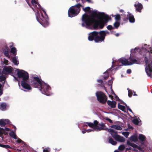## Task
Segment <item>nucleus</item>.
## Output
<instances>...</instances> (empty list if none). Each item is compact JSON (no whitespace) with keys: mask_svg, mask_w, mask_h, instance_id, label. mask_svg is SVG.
Wrapping results in <instances>:
<instances>
[{"mask_svg":"<svg viewBox=\"0 0 152 152\" xmlns=\"http://www.w3.org/2000/svg\"><path fill=\"white\" fill-rule=\"evenodd\" d=\"M110 18L109 16L104 13H97L96 11H94L91 13V15L86 14L82 15V20L83 23L82 26L90 29L98 28L101 29Z\"/></svg>","mask_w":152,"mask_h":152,"instance_id":"1","label":"nucleus"},{"mask_svg":"<svg viewBox=\"0 0 152 152\" xmlns=\"http://www.w3.org/2000/svg\"><path fill=\"white\" fill-rule=\"evenodd\" d=\"M28 5L32 8L35 12L36 18L37 21L44 27H46L49 25L47 21L48 16L46 13L40 5L37 3L35 0H32L31 1L32 6H31L29 0H26Z\"/></svg>","mask_w":152,"mask_h":152,"instance_id":"2","label":"nucleus"},{"mask_svg":"<svg viewBox=\"0 0 152 152\" xmlns=\"http://www.w3.org/2000/svg\"><path fill=\"white\" fill-rule=\"evenodd\" d=\"M31 85L33 87L38 88L42 93L47 96H50L52 94L50 92L51 88L49 85L42 81L38 77H34L31 82Z\"/></svg>","mask_w":152,"mask_h":152,"instance_id":"3","label":"nucleus"},{"mask_svg":"<svg viewBox=\"0 0 152 152\" xmlns=\"http://www.w3.org/2000/svg\"><path fill=\"white\" fill-rule=\"evenodd\" d=\"M110 33L107 30L102 31L99 32L93 31L88 33V39L91 41L94 40L96 43L104 42L105 36Z\"/></svg>","mask_w":152,"mask_h":152,"instance_id":"4","label":"nucleus"},{"mask_svg":"<svg viewBox=\"0 0 152 152\" xmlns=\"http://www.w3.org/2000/svg\"><path fill=\"white\" fill-rule=\"evenodd\" d=\"M17 74L19 78L23 80L21 82V84L22 88L25 90L22 89V90L25 91L31 90V87L27 83L29 78L28 73L24 70L17 69Z\"/></svg>","mask_w":152,"mask_h":152,"instance_id":"5","label":"nucleus"},{"mask_svg":"<svg viewBox=\"0 0 152 152\" xmlns=\"http://www.w3.org/2000/svg\"><path fill=\"white\" fill-rule=\"evenodd\" d=\"M86 124H87L86 125H88L92 128L93 131L94 130L99 131L102 130L107 131V129H108L106 127L105 124L101 123L99 124L98 122L96 120L94 121L93 123L87 122Z\"/></svg>","mask_w":152,"mask_h":152,"instance_id":"6","label":"nucleus"},{"mask_svg":"<svg viewBox=\"0 0 152 152\" xmlns=\"http://www.w3.org/2000/svg\"><path fill=\"white\" fill-rule=\"evenodd\" d=\"M82 6L80 3H78L75 6H72L68 10V16L70 17H72L76 16L80 11V7Z\"/></svg>","mask_w":152,"mask_h":152,"instance_id":"7","label":"nucleus"},{"mask_svg":"<svg viewBox=\"0 0 152 152\" xmlns=\"http://www.w3.org/2000/svg\"><path fill=\"white\" fill-rule=\"evenodd\" d=\"M107 131L110 134L112 137L116 141L120 142H124L125 141V138L122 136H121L117 134V132H115L112 129H108Z\"/></svg>","mask_w":152,"mask_h":152,"instance_id":"8","label":"nucleus"},{"mask_svg":"<svg viewBox=\"0 0 152 152\" xmlns=\"http://www.w3.org/2000/svg\"><path fill=\"white\" fill-rule=\"evenodd\" d=\"M96 95L98 101L100 103H104L107 100V97L102 92L97 91L96 93Z\"/></svg>","mask_w":152,"mask_h":152,"instance_id":"9","label":"nucleus"},{"mask_svg":"<svg viewBox=\"0 0 152 152\" xmlns=\"http://www.w3.org/2000/svg\"><path fill=\"white\" fill-rule=\"evenodd\" d=\"M127 145L131 146L133 148V151H138L139 150L140 151H142V148L141 147L135 144L130 142L128 140L127 141Z\"/></svg>","mask_w":152,"mask_h":152,"instance_id":"10","label":"nucleus"},{"mask_svg":"<svg viewBox=\"0 0 152 152\" xmlns=\"http://www.w3.org/2000/svg\"><path fill=\"white\" fill-rule=\"evenodd\" d=\"M134 6L137 12H141V10L143 8V6L141 4L138 2H136L134 4Z\"/></svg>","mask_w":152,"mask_h":152,"instance_id":"11","label":"nucleus"},{"mask_svg":"<svg viewBox=\"0 0 152 152\" xmlns=\"http://www.w3.org/2000/svg\"><path fill=\"white\" fill-rule=\"evenodd\" d=\"M3 51L4 55L8 58H10V56L9 54V48L7 45H5L2 49Z\"/></svg>","mask_w":152,"mask_h":152,"instance_id":"12","label":"nucleus"},{"mask_svg":"<svg viewBox=\"0 0 152 152\" xmlns=\"http://www.w3.org/2000/svg\"><path fill=\"white\" fill-rule=\"evenodd\" d=\"M118 61L124 65H129V61L126 58H121L118 60Z\"/></svg>","mask_w":152,"mask_h":152,"instance_id":"13","label":"nucleus"},{"mask_svg":"<svg viewBox=\"0 0 152 152\" xmlns=\"http://www.w3.org/2000/svg\"><path fill=\"white\" fill-rule=\"evenodd\" d=\"M12 71V68L11 66L4 67L3 69V72L4 74H7L11 72Z\"/></svg>","mask_w":152,"mask_h":152,"instance_id":"14","label":"nucleus"},{"mask_svg":"<svg viewBox=\"0 0 152 152\" xmlns=\"http://www.w3.org/2000/svg\"><path fill=\"white\" fill-rule=\"evenodd\" d=\"M130 61H129V65H132L134 64H139V62L137 60H136L133 57H130L129 58Z\"/></svg>","mask_w":152,"mask_h":152,"instance_id":"15","label":"nucleus"},{"mask_svg":"<svg viewBox=\"0 0 152 152\" xmlns=\"http://www.w3.org/2000/svg\"><path fill=\"white\" fill-rule=\"evenodd\" d=\"M127 15V17L128 18L129 22L131 23H134L135 22V19L133 15L130 13L129 12H128Z\"/></svg>","mask_w":152,"mask_h":152,"instance_id":"16","label":"nucleus"},{"mask_svg":"<svg viewBox=\"0 0 152 152\" xmlns=\"http://www.w3.org/2000/svg\"><path fill=\"white\" fill-rule=\"evenodd\" d=\"M107 103L109 106L112 108H115L116 105V103L114 101L108 100L107 101Z\"/></svg>","mask_w":152,"mask_h":152,"instance_id":"17","label":"nucleus"},{"mask_svg":"<svg viewBox=\"0 0 152 152\" xmlns=\"http://www.w3.org/2000/svg\"><path fill=\"white\" fill-rule=\"evenodd\" d=\"M9 121L8 119H2L0 120V126H4L5 124L9 123Z\"/></svg>","mask_w":152,"mask_h":152,"instance_id":"18","label":"nucleus"},{"mask_svg":"<svg viewBox=\"0 0 152 152\" xmlns=\"http://www.w3.org/2000/svg\"><path fill=\"white\" fill-rule=\"evenodd\" d=\"M130 140L132 142H136L138 140V137L136 135L132 136L129 138Z\"/></svg>","mask_w":152,"mask_h":152,"instance_id":"19","label":"nucleus"},{"mask_svg":"<svg viewBox=\"0 0 152 152\" xmlns=\"http://www.w3.org/2000/svg\"><path fill=\"white\" fill-rule=\"evenodd\" d=\"M12 62L13 63L16 65H17L19 64V62L18 59V57L16 56H14V57H13L12 59Z\"/></svg>","mask_w":152,"mask_h":152,"instance_id":"20","label":"nucleus"},{"mask_svg":"<svg viewBox=\"0 0 152 152\" xmlns=\"http://www.w3.org/2000/svg\"><path fill=\"white\" fill-rule=\"evenodd\" d=\"M110 127L118 130H121L122 129V128L121 126L117 125H112Z\"/></svg>","mask_w":152,"mask_h":152,"instance_id":"21","label":"nucleus"},{"mask_svg":"<svg viewBox=\"0 0 152 152\" xmlns=\"http://www.w3.org/2000/svg\"><path fill=\"white\" fill-rule=\"evenodd\" d=\"M9 135L12 138L17 139V137L16 134L15 132L13 131H12L9 133Z\"/></svg>","mask_w":152,"mask_h":152,"instance_id":"22","label":"nucleus"},{"mask_svg":"<svg viewBox=\"0 0 152 152\" xmlns=\"http://www.w3.org/2000/svg\"><path fill=\"white\" fill-rule=\"evenodd\" d=\"M111 69H108L104 73V74L105 76H104L103 78L104 80H106L109 77L108 73H109V71Z\"/></svg>","mask_w":152,"mask_h":152,"instance_id":"23","label":"nucleus"},{"mask_svg":"<svg viewBox=\"0 0 152 152\" xmlns=\"http://www.w3.org/2000/svg\"><path fill=\"white\" fill-rule=\"evenodd\" d=\"M113 79H114L112 78L110 80H109L108 82V85L110 87V89L112 92H113V91L112 89V85Z\"/></svg>","mask_w":152,"mask_h":152,"instance_id":"24","label":"nucleus"},{"mask_svg":"<svg viewBox=\"0 0 152 152\" xmlns=\"http://www.w3.org/2000/svg\"><path fill=\"white\" fill-rule=\"evenodd\" d=\"M6 106L7 105L5 103L0 104V109L2 110H4L6 108Z\"/></svg>","mask_w":152,"mask_h":152,"instance_id":"25","label":"nucleus"},{"mask_svg":"<svg viewBox=\"0 0 152 152\" xmlns=\"http://www.w3.org/2000/svg\"><path fill=\"white\" fill-rule=\"evenodd\" d=\"M108 142L109 143L113 145H115L117 144V142L111 138H109Z\"/></svg>","mask_w":152,"mask_h":152,"instance_id":"26","label":"nucleus"},{"mask_svg":"<svg viewBox=\"0 0 152 152\" xmlns=\"http://www.w3.org/2000/svg\"><path fill=\"white\" fill-rule=\"evenodd\" d=\"M17 50L16 48L13 47L12 48L10 49V51L11 53L13 54L14 56H15L16 55Z\"/></svg>","mask_w":152,"mask_h":152,"instance_id":"27","label":"nucleus"},{"mask_svg":"<svg viewBox=\"0 0 152 152\" xmlns=\"http://www.w3.org/2000/svg\"><path fill=\"white\" fill-rule=\"evenodd\" d=\"M118 107L119 109H121L123 111H125L126 108L124 106L121 105L119 103H118Z\"/></svg>","mask_w":152,"mask_h":152,"instance_id":"28","label":"nucleus"},{"mask_svg":"<svg viewBox=\"0 0 152 152\" xmlns=\"http://www.w3.org/2000/svg\"><path fill=\"white\" fill-rule=\"evenodd\" d=\"M120 25V22L118 21H116L113 24L114 28H117Z\"/></svg>","mask_w":152,"mask_h":152,"instance_id":"29","label":"nucleus"},{"mask_svg":"<svg viewBox=\"0 0 152 152\" xmlns=\"http://www.w3.org/2000/svg\"><path fill=\"white\" fill-rule=\"evenodd\" d=\"M139 139L142 141H144L145 139V137L142 134H140L139 136Z\"/></svg>","mask_w":152,"mask_h":152,"instance_id":"30","label":"nucleus"},{"mask_svg":"<svg viewBox=\"0 0 152 152\" xmlns=\"http://www.w3.org/2000/svg\"><path fill=\"white\" fill-rule=\"evenodd\" d=\"M140 119L138 117L134 118L133 120V122L135 124L137 125L139 124Z\"/></svg>","mask_w":152,"mask_h":152,"instance_id":"31","label":"nucleus"},{"mask_svg":"<svg viewBox=\"0 0 152 152\" xmlns=\"http://www.w3.org/2000/svg\"><path fill=\"white\" fill-rule=\"evenodd\" d=\"M121 133L126 138L128 137L129 134V132H121Z\"/></svg>","mask_w":152,"mask_h":152,"instance_id":"32","label":"nucleus"},{"mask_svg":"<svg viewBox=\"0 0 152 152\" xmlns=\"http://www.w3.org/2000/svg\"><path fill=\"white\" fill-rule=\"evenodd\" d=\"M115 19L116 21H118L121 19V16L119 14H117L114 16Z\"/></svg>","mask_w":152,"mask_h":152,"instance_id":"33","label":"nucleus"},{"mask_svg":"<svg viewBox=\"0 0 152 152\" xmlns=\"http://www.w3.org/2000/svg\"><path fill=\"white\" fill-rule=\"evenodd\" d=\"M91 131H93V130L92 129H84L82 131V132L83 134H84L86 132H89Z\"/></svg>","mask_w":152,"mask_h":152,"instance_id":"34","label":"nucleus"},{"mask_svg":"<svg viewBox=\"0 0 152 152\" xmlns=\"http://www.w3.org/2000/svg\"><path fill=\"white\" fill-rule=\"evenodd\" d=\"M6 77L4 75H0V81H2L5 80Z\"/></svg>","mask_w":152,"mask_h":152,"instance_id":"35","label":"nucleus"},{"mask_svg":"<svg viewBox=\"0 0 152 152\" xmlns=\"http://www.w3.org/2000/svg\"><path fill=\"white\" fill-rule=\"evenodd\" d=\"M80 1H81L83 3H84L86 1H87L88 3H92V2L91 1V0H76V1L77 2H79Z\"/></svg>","mask_w":152,"mask_h":152,"instance_id":"36","label":"nucleus"},{"mask_svg":"<svg viewBox=\"0 0 152 152\" xmlns=\"http://www.w3.org/2000/svg\"><path fill=\"white\" fill-rule=\"evenodd\" d=\"M83 9V10L85 12H91L90 7H86Z\"/></svg>","mask_w":152,"mask_h":152,"instance_id":"37","label":"nucleus"},{"mask_svg":"<svg viewBox=\"0 0 152 152\" xmlns=\"http://www.w3.org/2000/svg\"><path fill=\"white\" fill-rule=\"evenodd\" d=\"M127 90L128 92V96L129 97H131L132 95L133 91L131 90H130L129 88H127Z\"/></svg>","mask_w":152,"mask_h":152,"instance_id":"38","label":"nucleus"},{"mask_svg":"<svg viewBox=\"0 0 152 152\" xmlns=\"http://www.w3.org/2000/svg\"><path fill=\"white\" fill-rule=\"evenodd\" d=\"M125 148V145H121L119 146L118 149L122 151Z\"/></svg>","mask_w":152,"mask_h":152,"instance_id":"39","label":"nucleus"},{"mask_svg":"<svg viewBox=\"0 0 152 152\" xmlns=\"http://www.w3.org/2000/svg\"><path fill=\"white\" fill-rule=\"evenodd\" d=\"M1 61L4 64L6 65H7L8 64V60L5 59V58H4L1 60Z\"/></svg>","mask_w":152,"mask_h":152,"instance_id":"40","label":"nucleus"},{"mask_svg":"<svg viewBox=\"0 0 152 152\" xmlns=\"http://www.w3.org/2000/svg\"><path fill=\"white\" fill-rule=\"evenodd\" d=\"M107 29L110 30H111L112 29H114V27H113L112 25H109L107 26Z\"/></svg>","mask_w":152,"mask_h":152,"instance_id":"41","label":"nucleus"},{"mask_svg":"<svg viewBox=\"0 0 152 152\" xmlns=\"http://www.w3.org/2000/svg\"><path fill=\"white\" fill-rule=\"evenodd\" d=\"M50 151V148H47L43 150V152H49Z\"/></svg>","mask_w":152,"mask_h":152,"instance_id":"42","label":"nucleus"},{"mask_svg":"<svg viewBox=\"0 0 152 152\" xmlns=\"http://www.w3.org/2000/svg\"><path fill=\"white\" fill-rule=\"evenodd\" d=\"M2 86L1 84H0V96H1L3 93L2 91Z\"/></svg>","mask_w":152,"mask_h":152,"instance_id":"43","label":"nucleus"},{"mask_svg":"<svg viewBox=\"0 0 152 152\" xmlns=\"http://www.w3.org/2000/svg\"><path fill=\"white\" fill-rule=\"evenodd\" d=\"M2 147L5 148L6 149L10 148L11 147L9 145H2Z\"/></svg>","mask_w":152,"mask_h":152,"instance_id":"44","label":"nucleus"},{"mask_svg":"<svg viewBox=\"0 0 152 152\" xmlns=\"http://www.w3.org/2000/svg\"><path fill=\"white\" fill-rule=\"evenodd\" d=\"M4 131V129L3 128H1L0 127V135H1L2 134Z\"/></svg>","mask_w":152,"mask_h":152,"instance_id":"45","label":"nucleus"},{"mask_svg":"<svg viewBox=\"0 0 152 152\" xmlns=\"http://www.w3.org/2000/svg\"><path fill=\"white\" fill-rule=\"evenodd\" d=\"M18 140L16 141V142L18 143H20L23 142V141L20 139H19L18 137H17Z\"/></svg>","mask_w":152,"mask_h":152,"instance_id":"46","label":"nucleus"},{"mask_svg":"<svg viewBox=\"0 0 152 152\" xmlns=\"http://www.w3.org/2000/svg\"><path fill=\"white\" fill-rule=\"evenodd\" d=\"M14 44L12 42H10L9 43V47L11 48L13 46Z\"/></svg>","mask_w":152,"mask_h":152,"instance_id":"47","label":"nucleus"},{"mask_svg":"<svg viewBox=\"0 0 152 152\" xmlns=\"http://www.w3.org/2000/svg\"><path fill=\"white\" fill-rule=\"evenodd\" d=\"M131 72V70L130 69H128L127 70L126 73L127 74H130Z\"/></svg>","mask_w":152,"mask_h":152,"instance_id":"48","label":"nucleus"},{"mask_svg":"<svg viewBox=\"0 0 152 152\" xmlns=\"http://www.w3.org/2000/svg\"><path fill=\"white\" fill-rule=\"evenodd\" d=\"M97 82L99 83L100 84H102V83L103 81L102 80L99 79V80H97Z\"/></svg>","mask_w":152,"mask_h":152,"instance_id":"49","label":"nucleus"},{"mask_svg":"<svg viewBox=\"0 0 152 152\" xmlns=\"http://www.w3.org/2000/svg\"><path fill=\"white\" fill-rule=\"evenodd\" d=\"M126 105L129 111H130V112H131L132 113L131 109H130V108H129V107L127 106V105L126 104Z\"/></svg>","mask_w":152,"mask_h":152,"instance_id":"50","label":"nucleus"},{"mask_svg":"<svg viewBox=\"0 0 152 152\" xmlns=\"http://www.w3.org/2000/svg\"><path fill=\"white\" fill-rule=\"evenodd\" d=\"M4 130L7 131H9L10 130L9 128H5L4 129Z\"/></svg>","mask_w":152,"mask_h":152,"instance_id":"51","label":"nucleus"},{"mask_svg":"<svg viewBox=\"0 0 152 152\" xmlns=\"http://www.w3.org/2000/svg\"><path fill=\"white\" fill-rule=\"evenodd\" d=\"M108 121L111 124H112L113 123V122L112 121V120H111L110 119V118L108 120Z\"/></svg>","mask_w":152,"mask_h":152,"instance_id":"52","label":"nucleus"},{"mask_svg":"<svg viewBox=\"0 0 152 152\" xmlns=\"http://www.w3.org/2000/svg\"><path fill=\"white\" fill-rule=\"evenodd\" d=\"M132 149V148H131V147H129V148H126V150H131Z\"/></svg>","mask_w":152,"mask_h":152,"instance_id":"53","label":"nucleus"},{"mask_svg":"<svg viewBox=\"0 0 152 152\" xmlns=\"http://www.w3.org/2000/svg\"><path fill=\"white\" fill-rule=\"evenodd\" d=\"M109 118H108V117H105L104 118V119L107 121H108V120L109 119Z\"/></svg>","mask_w":152,"mask_h":152,"instance_id":"54","label":"nucleus"},{"mask_svg":"<svg viewBox=\"0 0 152 152\" xmlns=\"http://www.w3.org/2000/svg\"><path fill=\"white\" fill-rule=\"evenodd\" d=\"M109 118H108V117H105L104 118V119L107 121H108V120L109 119Z\"/></svg>","mask_w":152,"mask_h":152,"instance_id":"55","label":"nucleus"},{"mask_svg":"<svg viewBox=\"0 0 152 152\" xmlns=\"http://www.w3.org/2000/svg\"><path fill=\"white\" fill-rule=\"evenodd\" d=\"M114 63H115V61L114 60H113L112 62V67H113V66L114 65Z\"/></svg>","mask_w":152,"mask_h":152,"instance_id":"56","label":"nucleus"},{"mask_svg":"<svg viewBox=\"0 0 152 152\" xmlns=\"http://www.w3.org/2000/svg\"><path fill=\"white\" fill-rule=\"evenodd\" d=\"M115 35L117 36L118 37L119 35V33H117L115 34Z\"/></svg>","mask_w":152,"mask_h":152,"instance_id":"57","label":"nucleus"},{"mask_svg":"<svg viewBox=\"0 0 152 152\" xmlns=\"http://www.w3.org/2000/svg\"><path fill=\"white\" fill-rule=\"evenodd\" d=\"M133 92L134 93V94H133L134 96H137V94H135V92L133 91Z\"/></svg>","mask_w":152,"mask_h":152,"instance_id":"58","label":"nucleus"},{"mask_svg":"<svg viewBox=\"0 0 152 152\" xmlns=\"http://www.w3.org/2000/svg\"><path fill=\"white\" fill-rule=\"evenodd\" d=\"M124 10H121L120 11V12H124Z\"/></svg>","mask_w":152,"mask_h":152,"instance_id":"59","label":"nucleus"},{"mask_svg":"<svg viewBox=\"0 0 152 152\" xmlns=\"http://www.w3.org/2000/svg\"><path fill=\"white\" fill-rule=\"evenodd\" d=\"M3 145L0 144V147H2V145Z\"/></svg>","mask_w":152,"mask_h":152,"instance_id":"60","label":"nucleus"},{"mask_svg":"<svg viewBox=\"0 0 152 152\" xmlns=\"http://www.w3.org/2000/svg\"><path fill=\"white\" fill-rule=\"evenodd\" d=\"M109 97H110V98H111L112 99H113V98H112V97H112V96H110V95H109Z\"/></svg>","mask_w":152,"mask_h":152,"instance_id":"61","label":"nucleus"},{"mask_svg":"<svg viewBox=\"0 0 152 152\" xmlns=\"http://www.w3.org/2000/svg\"><path fill=\"white\" fill-rule=\"evenodd\" d=\"M114 152H118V150L115 151Z\"/></svg>","mask_w":152,"mask_h":152,"instance_id":"62","label":"nucleus"},{"mask_svg":"<svg viewBox=\"0 0 152 152\" xmlns=\"http://www.w3.org/2000/svg\"><path fill=\"white\" fill-rule=\"evenodd\" d=\"M18 85H19V86H20V84L19 83H18Z\"/></svg>","mask_w":152,"mask_h":152,"instance_id":"63","label":"nucleus"},{"mask_svg":"<svg viewBox=\"0 0 152 152\" xmlns=\"http://www.w3.org/2000/svg\"><path fill=\"white\" fill-rule=\"evenodd\" d=\"M129 152H131V151H129Z\"/></svg>","mask_w":152,"mask_h":152,"instance_id":"64","label":"nucleus"}]
</instances>
